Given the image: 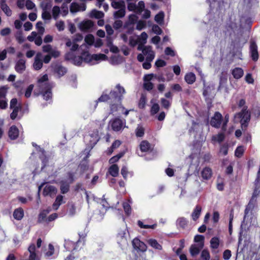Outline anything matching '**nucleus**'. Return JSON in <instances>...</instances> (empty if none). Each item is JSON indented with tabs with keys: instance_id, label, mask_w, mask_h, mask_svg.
<instances>
[{
	"instance_id": "obj_1",
	"label": "nucleus",
	"mask_w": 260,
	"mask_h": 260,
	"mask_svg": "<svg viewBox=\"0 0 260 260\" xmlns=\"http://www.w3.org/2000/svg\"><path fill=\"white\" fill-rule=\"evenodd\" d=\"M81 56H75L73 58L74 63L76 66H80L83 61L90 64H94L96 61L104 60L107 57L104 54L91 55L88 52V46L82 45L80 47Z\"/></svg>"
},
{
	"instance_id": "obj_2",
	"label": "nucleus",
	"mask_w": 260,
	"mask_h": 260,
	"mask_svg": "<svg viewBox=\"0 0 260 260\" xmlns=\"http://www.w3.org/2000/svg\"><path fill=\"white\" fill-rule=\"evenodd\" d=\"M48 76L44 75L38 81L37 86L34 91V94L39 95L41 94L44 99L47 101L52 97L51 88L53 86V84L48 82Z\"/></svg>"
},
{
	"instance_id": "obj_3",
	"label": "nucleus",
	"mask_w": 260,
	"mask_h": 260,
	"mask_svg": "<svg viewBox=\"0 0 260 260\" xmlns=\"http://www.w3.org/2000/svg\"><path fill=\"white\" fill-rule=\"evenodd\" d=\"M210 3V11L208 14L209 18L213 16L215 21H219L224 11V3L222 0H207ZM213 20L210 18L209 22L212 24Z\"/></svg>"
},
{
	"instance_id": "obj_4",
	"label": "nucleus",
	"mask_w": 260,
	"mask_h": 260,
	"mask_svg": "<svg viewBox=\"0 0 260 260\" xmlns=\"http://www.w3.org/2000/svg\"><path fill=\"white\" fill-rule=\"evenodd\" d=\"M245 104V101L244 100L241 99L240 100L238 106L240 107H243V108L241 112L237 113L235 116V119H238L241 121L242 127H246L247 126V123L250 119V113L247 110V107L244 106Z\"/></svg>"
},
{
	"instance_id": "obj_5",
	"label": "nucleus",
	"mask_w": 260,
	"mask_h": 260,
	"mask_svg": "<svg viewBox=\"0 0 260 260\" xmlns=\"http://www.w3.org/2000/svg\"><path fill=\"white\" fill-rule=\"evenodd\" d=\"M256 187L254 190L251 200H250L248 205L245 210V215L244 217V221H245L252 214L256 204V198L259 195L260 190L259 187H257V184L255 183Z\"/></svg>"
},
{
	"instance_id": "obj_6",
	"label": "nucleus",
	"mask_w": 260,
	"mask_h": 260,
	"mask_svg": "<svg viewBox=\"0 0 260 260\" xmlns=\"http://www.w3.org/2000/svg\"><path fill=\"white\" fill-rule=\"evenodd\" d=\"M75 174L73 172H68L65 178L62 180L60 183V191L62 194L66 193L69 190L70 185L75 180Z\"/></svg>"
},
{
	"instance_id": "obj_7",
	"label": "nucleus",
	"mask_w": 260,
	"mask_h": 260,
	"mask_svg": "<svg viewBox=\"0 0 260 260\" xmlns=\"http://www.w3.org/2000/svg\"><path fill=\"white\" fill-rule=\"evenodd\" d=\"M111 5L115 9H117L113 14L114 18L117 19L123 17L125 15V5L123 1H113Z\"/></svg>"
},
{
	"instance_id": "obj_8",
	"label": "nucleus",
	"mask_w": 260,
	"mask_h": 260,
	"mask_svg": "<svg viewBox=\"0 0 260 260\" xmlns=\"http://www.w3.org/2000/svg\"><path fill=\"white\" fill-rule=\"evenodd\" d=\"M116 91L114 90H111L109 93L107 91H104L102 95L96 100L95 102V108H96L98 103L100 102H108L110 104L113 102H116L117 100L116 99Z\"/></svg>"
},
{
	"instance_id": "obj_9",
	"label": "nucleus",
	"mask_w": 260,
	"mask_h": 260,
	"mask_svg": "<svg viewBox=\"0 0 260 260\" xmlns=\"http://www.w3.org/2000/svg\"><path fill=\"white\" fill-rule=\"evenodd\" d=\"M83 39V37L81 35L77 34L73 37L72 40L68 39L66 45L67 47H71V50L76 51L78 49L79 47L77 43L82 41Z\"/></svg>"
},
{
	"instance_id": "obj_10",
	"label": "nucleus",
	"mask_w": 260,
	"mask_h": 260,
	"mask_svg": "<svg viewBox=\"0 0 260 260\" xmlns=\"http://www.w3.org/2000/svg\"><path fill=\"white\" fill-rule=\"evenodd\" d=\"M111 125L113 131L118 132L125 126V121H123L119 118H116L111 121Z\"/></svg>"
},
{
	"instance_id": "obj_11",
	"label": "nucleus",
	"mask_w": 260,
	"mask_h": 260,
	"mask_svg": "<svg viewBox=\"0 0 260 260\" xmlns=\"http://www.w3.org/2000/svg\"><path fill=\"white\" fill-rule=\"evenodd\" d=\"M143 53L146 56V59L148 61H152L155 57V52L150 46H145L143 50Z\"/></svg>"
},
{
	"instance_id": "obj_12",
	"label": "nucleus",
	"mask_w": 260,
	"mask_h": 260,
	"mask_svg": "<svg viewBox=\"0 0 260 260\" xmlns=\"http://www.w3.org/2000/svg\"><path fill=\"white\" fill-rule=\"evenodd\" d=\"M86 140L89 141V144L91 147L94 146L100 139L98 131L93 132L86 137Z\"/></svg>"
},
{
	"instance_id": "obj_13",
	"label": "nucleus",
	"mask_w": 260,
	"mask_h": 260,
	"mask_svg": "<svg viewBox=\"0 0 260 260\" xmlns=\"http://www.w3.org/2000/svg\"><path fill=\"white\" fill-rule=\"evenodd\" d=\"M250 53L253 60L256 61L258 58L257 46L254 41H251L250 45Z\"/></svg>"
},
{
	"instance_id": "obj_14",
	"label": "nucleus",
	"mask_w": 260,
	"mask_h": 260,
	"mask_svg": "<svg viewBox=\"0 0 260 260\" xmlns=\"http://www.w3.org/2000/svg\"><path fill=\"white\" fill-rule=\"evenodd\" d=\"M221 114L218 112H216L213 117H212L210 124L211 125L215 127L218 128L220 127L221 124V120L222 119Z\"/></svg>"
},
{
	"instance_id": "obj_15",
	"label": "nucleus",
	"mask_w": 260,
	"mask_h": 260,
	"mask_svg": "<svg viewBox=\"0 0 260 260\" xmlns=\"http://www.w3.org/2000/svg\"><path fill=\"white\" fill-rule=\"evenodd\" d=\"M57 191V190L55 186L47 184L44 188L43 194L45 196H49L52 197L56 194Z\"/></svg>"
},
{
	"instance_id": "obj_16",
	"label": "nucleus",
	"mask_w": 260,
	"mask_h": 260,
	"mask_svg": "<svg viewBox=\"0 0 260 260\" xmlns=\"http://www.w3.org/2000/svg\"><path fill=\"white\" fill-rule=\"evenodd\" d=\"M114 90L116 91L117 101H121L123 98V95L126 93L124 87L122 86L120 84H117L115 87Z\"/></svg>"
},
{
	"instance_id": "obj_17",
	"label": "nucleus",
	"mask_w": 260,
	"mask_h": 260,
	"mask_svg": "<svg viewBox=\"0 0 260 260\" xmlns=\"http://www.w3.org/2000/svg\"><path fill=\"white\" fill-rule=\"evenodd\" d=\"M133 245L135 249L145 251L146 250L147 246L145 244L137 238H135L132 241Z\"/></svg>"
},
{
	"instance_id": "obj_18",
	"label": "nucleus",
	"mask_w": 260,
	"mask_h": 260,
	"mask_svg": "<svg viewBox=\"0 0 260 260\" xmlns=\"http://www.w3.org/2000/svg\"><path fill=\"white\" fill-rule=\"evenodd\" d=\"M153 77V74L146 75L144 77V88L147 90H150L153 87V84L150 82Z\"/></svg>"
},
{
	"instance_id": "obj_19",
	"label": "nucleus",
	"mask_w": 260,
	"mask_h": 260,
	"mask_svg": "<svg viewBox=\"0 0 260 260\" xmlns=\"http://www.w3.org/2000/svg\"><path fill=\"white\" fill-rule=\"evenodd\" d=\"M42 57V53H38L35 57V61L33 64V67L36 70H39L41 69L43 66Z\"/></svg>"
},
{
	"instance_id": "obj_20",
	"label": "nucleus",
	"mask_w": 260,
	"mask_h": 260,
	"mask_svg": "<svg viewBox=\"0 0 260 260\" xmlns=\"http://www.w3.org/2000/svg\"><path fill=\"white\" fill-rule=\"evenodd\" d=\"M0 8L7 16H11L12 15V10L6 4V0H0Z\"/></svg>"
},
{
	"instance_id": "obj_21",
	"label": "nucleus",
	"mask_w": 260,
	"mask_h": 260,
	"mask_svg": "<svg viewBox=\"0 0 260 260\" xmlns=\"http://www.w3.org/2000/svg\"><path fill=\"white\" fill-rule=\"evenodd\" d=\"M8 136L11 140H15L18 138L19 129L15 125H12L10 127L8 132Z\"/></svg>"
},
{
	"instance_id": "obj_22",
	"label": "nucleus",
	"mask_w": 260,
	"mask_h": 260,
	"mask_svg": "<svg viewBox=\"0 0 260 260\" xmlns=\"http://www.w3.org/2000/svg\"><path fill=\"white\" fill-rule=\"evenodd\" d=\"M26 68L25 60L23 59H19L16 63L15 69L17 72L23 73Z\"/></svg>"
},
{
	"instance_id": "obj_23",
	"label": "nucleus",
	"mask_w": 260,
	"mask_h": 260,
	"mask_svg": "<svg viewBox=\"0 0 260 260\" xmlns=\"http://www.w3.org/2000/svg\"><path fill=\"white\" fill-rule=\"evenodd\" d=\"M120 102L117 101L110 104V113L113 114L121 109L122 110H124V108L122 106Z\"/></svg>"
},
{
	"instance_id": "obj_24",
	"label": "nucleus",
	"mask_w": 260,
	"mask_h": 260,
	"mask_svg": "<svg viewBox=\"0 0 260 260\" xmlns=\"http://www.w3.org/2000/svg\"><path fill=\"white\" fill-rule=\"evenodd\" d=\"M212 175V171L211 168L209 167H205L203 169L201 172V176L203 179L209 180Z\"/></svg>"
},
{
	"instance_id": "obj_25",
	"label": "nucleus",
	"mask_w": 260,
	"mask_h": 260,
	"mask_svg": "<svg viewBox=\"0 0 260 260\" xmlns=\"http://www.w3.org/2000/svg\"><path fill=\"white\" fill-rule=\"evenodd\" d=\"M125 230L120 231L117 235V238L118 243L121 245H125L127 244V241L125 238Z\"/></svg>"
},
{
	"instance_id": "obj_26",
	"label": "nucleus",
	"mask_w": 260,
	"mask_h": 260,
	"mask_svg": "<svg viewBox=\"0 0 260 260\" xmlns=\"http://www.w3.org/2000/svg\"><path fill=\"white\" fill-rule=\"evenodd\" d=\"M140 148L142 152H148L151 150V145L147 141L144 140L141 142Z\"/></svg>"
},
{
	"instance_id": "obj_27",
	"label": "nucleus",
	"mask_w": 260,
	"mask_h": 260,
	"mask_svg": "<svg viewBox=\"0 0 260 260\" xmlns=\"http://www.w3.org/2000/svg\"><path fill=\"white\" fill-rule=\"evenodd\" d=\"M51 209L48 208L46 210H44L39 214L38 217V221L39 222L47 221V218L46 217L47 214L50 212Z\"/></svg>"
},
{
	"instance_id": "obj_28",
	"label": "nucleus",
	"mask_w": 260,
	"mask_h": 260,
	"mask_svg": "<svg viewBox=\"0 0 260 260\" xmlns=\"http://www.w3.org/2000/svg\"><path fill=\"white\" fill-rule=\"evenodd\" d=\"M232 73L234 78L239 79L243 76L244 71L241 68H236L232 70Z\"/></svg>"
},
{
	"instance_id": "obj_29",
	"label": "nucleus",
	"mask_w": 260,
	"mask_h": 260,
	"mask_svg": "<svg viewBox=\"0 0 260 260\" xmlns=\"http://www.w3.org/2000/svg\"><path fill=\"white\" fill-rule=\"evenodd\" d=\"M24 216V211L21 208H18L15 209L13 212L14 218L17 220H21Z\"/></svg>"
},
{
	"instance_id": "obj_30",
	"label": "nucleus",
	"mask_w": 260,
	"mask_h": 260,
	"mask_svg": "<svg viewBox=\"0 0 260 260\" xmlns=\"http://www.w3.org/2000/svg\"><path fill=\"white\" fill-rule=\"evenodd\" d=\"M54 72L61 77L63 76L67 73V69L61 65L57 64L54 67Z\"/></svg>"
},
{
	"instance_id": "obj_31",
	"label": "nucleus",
	"mask_w": 260,
	"mask_h": 260,
	"mask_svg": "<svg viewBox=\"0 0 260 260\" xmlns=\"http://www.w3.org/2000/svg\"><path fill=\"white\" fill-rule=\"evenodd\" d=\"M201 211L202 207L199 205L196 206L191 214V217L193 220L196 221L199 218L201 215Z\"/></svg>"
},
{
	"instance_id": "obj_32",
	"label": "nucleus",
	"mask_w": 260,
	"mask_h": 260,
	"mask_svg": "<svg viewBox=\"0 0 260 260\" xmlns=\"http://www.w3.org/2000/svg\"><path fill=\"white\" fill-rule=\"evenodd\" d=\"M93 25V24L91 21L87 20L81 23L80 25V29L82 30H87L92 27Z\"/></svg>"
},
{
	"instance_id": "obj_33",
	"label": "nucleus",
	"mask_w": 260,
	"mask_h": 260,
	"mask_svg": "<svg viewBox=\"0 0 260 260\" xmlns=\"http://www.w3.org/2000/svg\"><path fill=\"white\" fill-rule=\"evenodd\" d=\"M63 203V196L58 195L57 196L54 203L52 205L54 210H56L59 208V206Z\"/></svg>"
},
{
	"instance_id": "obj_34",
	"label": "nucleus",
	"mask_w": 260,
	"mask_h": 260,
	"mask_svg": "<svg viewBox=\"0 0 260 260\" xmlns=\"http://www.w3.org/2000/svg\"><path fill=\"white\" fill-rule=\"evenodd\" d=\"M147 243L149 244L152 247L161 250L162 248L161 246L157 242V241L153 239H150L147 240Z\"/></svg>"
},
{
	"instance_id": "obj_35",
	"label": "nucleus",
	"mask_w": 260,
	"mask_h": 260,
	"mask_svg": "<svg viewBox=\"0 0 260 260\" xmlns=\"http://www.w3.org/2000/svg\"><path fill=\"white\" fill-rule=\"evenodd\" d=\"M214 89L213 86L206 87L203 92L204 96L207 98H209L210 96L213 97L214 94V92L213 91Z\"/></svg>"
},
{
	"instance_id": "obj_36",
	"label": "nucleus",
	"mask_w": 260,
	"mask_h": 260,
	"mask_svg": "<svg viewBox=\"0 0 260 260\" xmlns=\"http://www.w3.org/2000/svg\"><path fill=\"white\" fill-rule=\"evenodd\" d=\"M104 13L102 11L93 10L90 13V17L91 18H95L100 19L104 17Z\"/></svg>"
},
{
	"instance_id": "obj_37",
	"label": "nucleus",
	"mask_w": 260,
	"mask_h": 260,
	"mask_svg": "<svg viewBox=\"0 0 260 260\" xmlns=\"http://www.w3.org/2000/svg\"><path fill=\"white\" fill-rule=\"evenodd\" d=\"M85 42L86 44L84 45H86L88 46V49H89V47L93 44L94 42V38L93 35L91 34L87 35L85 38Z\"/></svg>"
},
{
	"instance_id": "obj_38",
	"label": "nucleus",
	"mask_w": 260,
	"mask_h": 260,
	"mask_svg": "<svg viewBox=\"0 0 260 260\" xmlns=\"http://www.w3.org/2000/svg\"><path fill=\"white\" fill-rule=\"evenodd\" d=\"M119 168L116 165H112L109 169V172L113 177H116L118 174Z\"/></svg>"
},
{
	"instance_id": "obj_39",
	"label": "nucleus",
	"mask_w": 260,
	"mask_h": 260,
	"mask_svg": "<svg viewBox=\"0 0 260 260\" xmlns=\"http://www.w3.org/2000/svg\"><path fill=\"white\" fill-rule=\"evenodd\" d=\"M185 80L188 84H192L196 80L195 75L192 73L187 74L185 76Z\"/></svg>"
},
{
	"instance_id": "obj_40",
	"label": "nucleus",
	"mask_w": 260,
	"mask_h": 260,
	"mask_svg": "<svg viewBox=\"0 0 260 260\" xmlns=\"http://www.w3.org/2000/svg\"><path fill=\"white\" fill-rule=\"evenodd\" d=\"M201 249L200 246L192 245L190 248V253L192 256H194L199 254Z\"/></svg>"
},
{
	"instance_id": "obj_41",
	"label": "nucleus",
	"mask_w": 260,
	"mask_h": 260,
	"mask_svg": "<svg viewBox=\"0 0 260 260\" xmlns=\"http://www.w3.org/2000/svg\"><path fill=\"white\" fill-rule=\"evenodd\" d=\"M131 203H132V201L130 200H128V202H124L123 203V207L124 212H125V214L127 215H129L131 213L132 209H131V206L130 205Z\"/></svg>"
},
{
	"instance_id": "obj_42",
	"label": "nucleus",
	"mask_w": 260,
	"mask_h": 260,
	"mask_svg": "<svg viewBox=\"0 0 260 260\" xmlns=\"http://www.w3.org/2000/svg\"><path fill=\"white\" fill-rule=\"evenodd\" d=\"M176 223L177 226L184 229L187 224V221L186 219L184 217H180L177 220Z\"/></svg>"
},
{
	"instance_id": "obj_43",
	"label": "nucleus",
	"mask_w": 260,
	"mask_h": 260,
	"mask_svg": "<svg viewBox=\"0 0 260 260\" xmlns=\"http://www.w3.org/2000/svg\"><path fill=\"white\" fill-rule=\"evenodd\" d=\"M211 247L213 249H217L219 245V240L218 238L214 237L210 240Z\"/></svg>"
},
{
	"instance_id": "obj_44",
	"label": "nucleus",
	"mask_w": 260,
	"mask_h": 260,
	"mask_svg": "<svg viewBox=\"0 0 260 260\" xmlns=\"http://www.w3.org/2000/svg\"><path fill=\"white\" fill-rule=\"evenodd\" d=\"M224 139V135L222 133L218 134L212 136V140L214 142H221Z\"/></svg>"
},
{
	"instance_id": "obj_45",
	"label": "nucleus",
	"mask_w": 260,
	"mask_h": 260,
	"mask_svg": "<svg viewBox=\"0 0 260 260\" xmlns=\"http://www.w3.org/2000/svg\"><path fill=\"white\" fill-rule=\"evenodd\" d=\"M144 128L141 125H138L135 130L136 135L137 137H142L144 134Z\"/></svg>"
},
{
	"instance_id": "obj_46",
	"label": "nucleus",
	"mask_w": 260,
	"mask_h": 260,
	"mask_svg": "<svg viewBox=\"0 0 260 260\" xmlns=\"http://www.w3.org/2000/svg\"><path fill=\"white\" fill-rule=\"evenodd\" d=\"M161 104L162 106L166 109H168L171 104L172 101L170 100H166L165 98H161L160 100Z\"/></svg>"
},
{
	"instance_id": "obj_47",
	"label": "nucleus",
	"mask_w": 260,
	"mask_h": 260,
	"mask_svg": "<svg viewBox=\"0 0 260 260\" xmlns=\"http://www.w3.org/2000/svg\"><path fill=\"white\" fill-rule=\"evenodd\" d=\"M8 89L7 86L0 87V98H6Z\"/></svg>"
},
{
	"instance_id": "obj_48",
	"label": "nucleus",
	"mask_w": 260,
	"mask_h": 260,
	"mask_svg": "<svg viewBox=\"0 0 260 260\" xmlns=\"http://www.w3.org/2000/svg\"><path fill=\"white\" fill-rule=\"evenodd\" d=\"M164 13L162 12H160L155 16V21L157 23L161 24L164 21Z\"/></svg>"
},
{
	"instance_id": "obj_49",
	"label": "nucleus",
	"mask_w": 260,
	"mask_h": 260,
	"mask_svg": "<svg viewBox=\"0 0 260 260\" xmlns=\"http://www.w3.org/2000/svg\"><path fill=\"white\" fill-rule=\"evenodd\" d=\"M147 38V34L145 32H143L138 38L139 43L145 44L146 43Z\"/></svg>"
},
{
	"instance_id": "obj_50",
	"label": "nucleus",
	"mask_w": 260,
	"mask_h": 260,
	"mask_svg": "<svg viewBox=\"0 0 260 260\" xmlns=\"http://www.w3.org/2000/svg\"><path fill=\"white\" fill-rule=\"evenodd\" d=\"M88 168V165L86 161L82 162L78 167V169H79L82 173H84L87 171Z\"/></svg>"
},
{
	"instance_id": "obj_51",
	"label": "nucleus",
	"mask_w": 260,
	"mask_h": 260,
	"mask_svg": "<svg viewBox=\"0 0 260 260\" xmlns=\"http://www.w3.org/2000/svg\"><path fill=\"white\" fill-rule=\"evenodd\" d=\"M121 62V58L118 56L114 55L111 58V63L113 65L120 63Z\"/></svg>"
},
{
	"instance_id": "obj_52",
	"label": "nucleus",
	"mask_w": 260,
	"mask_h": 260,
	"mask_svg": "<svg viewBox=\"0 0 260 260\" xmlns=\"http://www.w3.org/2000/svg\"><path fill=\"white\" fill-rule=\"evenodd\" d=\"M204 237L202 235H196L194 238V240L196 242L200 243V246H201V248H202L204 246Z\"/></svg>"
},
{
	"instance_id": "obj_53",
	"label": "nucleus",
	"mask_w": 260,
	"mask_h": 260,
	"mask_svg": "<svg viewBox=\"0 0 260 260\" xmlns=\"http://www.w3.org/2000/svg\"><path fill=\"white\" fill-rule=\"evenodd\" d=\"M124 155L123 152H121L117 155H115L112 157H111L109 160L110 164H114L117 162L121 157L123 156Z\"/></svg>"
},
{
	"instance_id": "obj_54",
	"label": "nucleus",
	"mask_w": 260,
	"mask_h": 260,
	"mask_svg": "<svg viewBox=\"0 0 260 260\" xmlns=\"http://www.w3.org/2000/svg\"><path fill=\"white\" fill-rule=\"evenodd\" d=\"M60 13V10L59 7L54 6L52 9V15L54 19H57L58 17L59 13Z\"/></svg>"
},
{
	"instance_id": "obj_55",
	"label": "nucleus",
	"mask_w": 260,
	"mask_h": 260,
	"mask_svg": "<svg viewBox=\"0 0 260 260\" xmlns=\"http://www.w3.org/2000/svg\"><path fill=\"white\" fill-rule=\"evenodd\" d=\"M231 20L230 23H228V26L231 28L232 30H234L237 28L239 26H240V23L239 20L236 21L234 20V22L232 21V18H231Z\"/></svg>"
},
{
	"instance_id": "obj_56",
	"label": "nucleus",
	"mask_w": 260,
	"mask_h": 260,
	"mask_svg": "<svg viewBox=\"0 0 260 260\" xmlns=\"http://www.w3.org/2000/svg\"><path fill=\"white\" fill-rule=\"evenodd\" d=\"M138 225L141 228H144V229H154L155 228L156 225L155 224H152V225H148V224H144L143 222L141 221H138Z\"/></svg>"
},
{
	"instance_id": "obj_57",
	"label": "nucleus",
	"mask_w": 260,
	"mask_h": 260,
	"mask_svg": "<svg viewBox=\"0 0 260 260\" xmlns=\"http://www.w3.org/2000/svg\"><path fill=\"white\" fill-rule=\"evenodd\" d=\"M201 257L203 260H210V255L208 250L204 249L202 251Z\"/></svg>"
},
{
	"instance_id": "obj_58",
	"label": "nucleus",
	"mask_w": 260,
	"mask_h": 260,
	"mask_svg": "<svg viewBox=\"0 0 260 260\" xmlns=\"http://www.w3.org/2000/svg\"><path fill=\"white\" fill-rule=\"evenodd\" d=\"M80 5L77 3H72L70 7V11L72 13H75L78 11H80Z\"/></svg>"
},
{
	"instance_id": "obj_59",
	"label": "nucleus",
	"mask_w": 260,
	"mask_h": 260,
	"mask_svg": "<svg viewBox=\"0 0 260 260\" xmlns=\"http://www.w3.org/2000/svg\"><path fill=\"white\" fill-rule=\"evenodd\" d=\"M36 28L38 29V33L40 35H42L45 31L44 27L43 26L42 22H38L36 24Z\"/></svg>"
},
{
	"instance_id": "obj_60",
	"label": "nucleus",
	"mask_w": 260,
	"mask_h": 260,
	"mask_svg": "<svg viewBox=\"0 0 260 260\" xmlns=\"http://www.w3.org/2000/svg\"><path fill=\"white\" fill-rule=\"evenodd\" d=\"M8 107V100L7 98H0V109H5Z\"/></svg>"
},
{
	"instance_id": "obj_61",
	"label": "nucleus",
	"mask_w": 260,
	"mask_h": 260,
	"mask_svg": "<svg viewBox=\"0 0 260 260\" xmlns=\"http://www.w3.org/2000/svg\"><path fill=\"white\" fill-rule=\"evenodd\" d=\"M244 151V148L243 146H239L235 150V154L237 157H241L243 154Z\"/></svg>"
},
{
	"instance_id": "obj_62",
	"label": "nucleus",
	"mask_w": 260,
	"mask_h": 260,
	"mask_svg": "<svg viewBox=\"0 0 260 260\" xmlns=\"http://www.w3.org/2000/svg\"><path fill=\"white\" fill-rule=\"evenodd\" d=\"M13 109V111L10 114V117L12 119H15L18 115V111L21 109V107L15 108H12Z\"/></svg>"
},
{
	"instance_id": "obj_63",
	"label": "nucleus",
	"mask_w": 260,
	"mask_h": 260,
	"mask_svg": "<svg viewBox=\"0 0 260 260\" xmlns=\"http://www.w3.org/2000/svg\"><path fill=\"white\" fill-rule=\"evenodd\" d=\"M15 37L16 40L19 43H21L23 42L24 41V38L23 36L22 32L21 31H18V32H17L15 35Z\"/></svg>"
},
{
	"instance_id": "obj_64",
	"label": "nucleus",
	"mask_w": 260,
	"mask_h": 260,
	"mask_svg": "<svg viewBox=\"0 0 260 260\" xmlns=\"http://www.w3.org/2000/svg\"><path fill=\"white\" fill-rule=\"evenodd\" d=\"M34 88V85L30 84L26 88L25 92V96L27 98H29L31 95V92Z\"/></svg>"
}]
</instances>
